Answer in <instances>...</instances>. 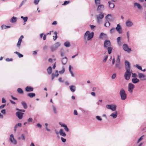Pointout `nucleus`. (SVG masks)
<instances>
[{"label":"nucleus","instance_id":"nucleus-63","mask_svg":"<svg viewBox=\"0 0 146 146\" xmlns=\"http://www.w3.org/2000/svg\"><path fill=\"white\" fill-rule=\"evenodd\" d=\"M36 126L38 127H39L40 128H41L42 127L40 123L37 124Z\"/></svg>","mask_w":146,"mask_h":146},{"label":"nucleus","instance_id":"nucleus-48","mask_svg":"<svg viewBox=\"0 0 146 146\" xmlns=\"http://www.w3.org/2000/svg\"><path fill=\"white\" fill-rule=\"evenodd\" d=\"M108 58V55L105 56L104 58V59L103 60V62H106Z\"/></svg>","mask_w":146,"mask_h":146},{"label":"nucleus","instance_id":"nucleus-62","mask_svg":"<svg viewBox=\"0 0 146 146\" xmlns=\"http://www.w3.org/2000/svg\"><path fill=\"white\" fill-rule=\"evenodd\" d=\"M33 119L32 118L30 117L28 119V121L29 122H31L33 121Z\"/></svg>","mask_w":146,"mask_h":146},{"label":"nucleus","instance_id":"nucleus-61","mask_svg":"<svg viewBox=\"0 0 146 146\" xmlns=\"http://www.w3.org/2000/svg\"><path fill=\"white\" fill-rule=\"evenodd\" d=\"M13 59L12 58H7L6 59V61L7 62H9L12 61Z\"/></svg>","mask_w":146,"mask_h":146},{"label":"nucleus","instance_id":"nucleus-60","mask_svg":"<svg viewBox=\"0 0 146 146\" xmlns=\"http://www.w3.org/2000/svg\"><path fill=\"white\" fill-rule=\"evenodd\" d=\"M21 139L23 140H25V137L24 135L23 134H22L21 135Z\"/></svg>","mask_w":146,"mask_h":146},{"label":"nucleus","instance_id":"nucleus-54","mask_svg":"<svg viewBox=\"0 0 146 146\" xmlns=\"http://www.w3.org/2000/svg\"><path fill=\"white\" fill-rule=\"evenodd\" d=\"M132 77L133 78H137V75L136 73H132Z\"/></svg>","mask_w":146,"mask_h":146},{"label":"nucleus","instance_id":"nucleus-51","mask_svg":"<svg viewBox=\"0 0 146 146\" xmlns=\"http://www.w3.org/2000/svg\"><path fill=\"white\" fill-rule=\"evenodd\" d=\"M65 71V68L64 67H62V70L59 71V73L60 74H63Z\"/></svg>","mask_w":146,"mask_h":146},{"label":"nucleus","instance_id":"nucleus-56","mask_svg":"<svg viewBox=\"0 0 146 146\" xmlns=\"http://www.w3.org/2000/svg\"><path fill=\"white\" fill-rule=\"evenodd\" d=\"M1 28L2 30L5 29H6V25H3L1 26Z\"/></svg>","mask_w":146,"mask_h":146},{"label":"nucleus","instance_id":"nucleus-21","mask_svg":"<svg viewBox=\"0 0 146 146\" xmlns=\"http://www.w3.org/2000/svg\"><path fill=\"white\" fill-rule=\"evenodd\" d=\"M59 75V74L58 73V70H56L55 72V74L54 73H53L52 74L51 76V80H53L54 78L55 77H57Z\"/></svg>","mask_w":146,"mask_h":146},{"label":"nucleus","instance_id":"nucleus-12","mask_svg":"<svg viewBox=\"0 0 146 146\" xmlns=\"http://www.w3.org/2000/svg\"><path fill=\"white\" fill-rule=\"evenodd\" d=\"M139 78L142 81L146 80V76L142 73L139 72L138 73Z\"/></svg>","mask_w":146,"mask_h":146},{"label":"nucleus","instance_id":"nucleus-42","mask_svg":"<svg viewBox=\"0 0 146 146\" xmlns=\"http://www.w3.org/2000/svg\"><path fill=\"white\" fill-rule=\"evenodd\" d=\"M14 53L17 54L19 57L20 58L23 57V54L20 53L16 51L14 52Z\"/></svg>","mask_w":146,"mask_h":146},{"label":"nucleus","instance_id":"nucleus-59","mask_svg":"<svg viewBox=\"0 0 146 146\" xmlns=\"http://www.w3.org/2000/svg\"><path fill=\"white\" fill-rule=\"evenodd\" d=\"M6 102V100L4 98H2V103H5Z\"/></svg>","mask_w":146,"mask_h":146},{"label":"nucleus","instance_id":"nucleus-25","mask_svg":"<svg viewBox=\"0 0 146 146\" xmlns=\"http://www.w3.org/2000/svg\"><path fill=\"white\" fill-rule=\"evenodd\" d=\"M22 126V124L21 123H18V124L15 125L14 128V131L15 132H16L17 129L18 127H21Z\"/></svg>","mask_w":146,"mask_h":146},{"label":"nucleus","instance_id":"nucleus-1","mask_svg":"<svg viewBox=\"0 0 146 146\" xmlns=\"http://www.w3.org/2000/svg\"><path fill=\"white\" fill-rule=\"evenodd\" d=\"M94 35V33L93 32L90 33L89 31H87L85 33L84 38L85 40H90L93 37Z\"/></svg>","mask_w":146,"mask_h":146},{"label":"nucleus","instance_id":"nucleus-18","mask_svg":"<svg viewBox=\"0 0 146 146\" xmlns=\"http://www.w3.org/2000/svg\"><path fill=\"white\" fill-rule=\"evenodd\" d=\"M99 38L100 39H104L107 38V35L103 33H102L100 35Z\"/></svg>","mask_w":146,"mask_h":146},{"label":"nucleus","instance_id":"nucleus-15","mask_svg":"<svg viewBox=\"0 0 146 146\" xmlns=\"http://www.w3.org/2000/svg\"><path fill=\"white\" fill-rule=\"evenodd\" d=\"M24 113L20 111H17L16 113V116L19 119L22 118Z\"/></svg>","mask_w":146,"mask_h":146},{"label":"nucleus","instance_id":"nucleus-49","mask_svg":"<svg viewBox=\"0 0 146 146\" xmlns=\"http://www.w3.org/2000/svg\"><path fill=\"white\" fill-rule=\"evenodd\" d=\"M120 56L119 55H117V58L116 61V62H120Z\"/></svg>","mask_w":146,"mask_h":146},{"label":"nucleus","instance_id":"nucleus-7","mask_svg":"<svg viewBox=\"0 0 146 146\" xmlns=\"http://www.w3.org/2000/svg\"><path fill=\"white\" fill-rule=\"evenodd\" d=\"M9 140L11 143L13 145H15L17 143V140L14 138L13 134H11L10 135L9 138Z\"/></svg>","mask_w":146,"mask_h":146},{"label":"nucleus","instance_id":"nucleus-33","mask_svg":"<svg viewBox=\"0 0 146 146\" xmlns=\"http://www.w3.org/2000/svg\"><path fill=\"white\" fill-rule=\"evenodd\" d=\"M27 96L30 98H32L35 96V94L34 93H29L27 94Z\"/></svg>","mask_w":146,"mask_h":146},{"label":"nucleus","instance_id":"nucleus-45","mask_svg":"<svg viewBox=\"0 0 146 146\" xmlns=\"http://www.w3.org/2000/svg\"><path fill=\"white\" fill-rule=\"evenodd\" d=\"M95 4L96 5H98L100 3V0H95Z\"/></svg>","mask_w":146,"mask_h":146},{"label":"nucleus","instance_id":"nucleus-58","mask_svg":"<svg viewBox=\"0 0 146 146\" xmlns=\"http://www.w3.org/2000/svg\"><path fill=\"white\" fill-rule=\"evenodd\" d=\"M116 77V74H113L111 77L112 79H115Z\"/></svg>","mask_w":146,"mask_h":146},{"label":"nucleus","instance_id":"nucleus-31","mask_svg":"<svg viewBox=\"0 0 146 146\" xmlns=\"http://www.w3.org/2000/svg\"><path fill=\"white\" fill-rule=\"evenodd\" d=\"M59 133L60 135L61 136L63 137H65L66 135V133L64 132H63V130L62 129H60Z\"/></svg>","mask_w":146,"mask_h":146},{"label":"nucleus","instance_id":"nucleus-20","mask_svg":"<svg viewBox=\"0 0 146 146\" xmlns=\"http://www.w3.org/2000/svg\"><path fill=\"white\" fill-rule=\"evenodd\" d=\"M59 124L62 127H63L64 128L65 130L67 132L69 131V129L68 128L67 126L64 123H62L61 122L59 123Z\"/></svg>","mask_w":146,"mask_h":146},{"label":"nucleus","instance_id":"nucleus-55","mask_svg":"<svg viewBox=\"0 0 146 146\" xmlns=\"http://www.w3.org/2000/svg\"><path fill=\"white\" fill-rule=\"evenodd\" d=\"M70 3V1H66L64 2V3H63L62 5H65L68 4Z\"/></svg>","mask_w":146,"mask_h":146},{"label":"nucleus","instance_id":"nucleus-41","mask_svg":"<svg viewBox=\"0 0 146 146\" xmlns=\"http://www.w3.org/2000/svg\"><path fill=\"white\" fill-rule=\"evenodd\" d=\"M21 18L23 19L24 21V22H26L28 20V17H24L23 16H22L21 17Z\"/></svg>","mask_w":146,"mask_h":146},{"label":"nucleus","instance_id":"nucleus-17","mask_svg":"<svg viewBox=\"0 0 146 146\" xmlns=\"http://www.w3.org/2000/svg\"><path fill=\"white\" fill-rule=\"evenodd\" d=\"M116 29L119 34H121L122 33L121 28L119 24H117Z\"/></svg>","mask_w":146,"mask_h":146},{"label":"nucleus","instance_id":"nucleus-3","mask_svg":"<svg viewBox=\"0 0 146 146\" xmlns=\"http://www.w3.org/2000/svg\"><path fill=\"white\" fill-rule=\"evenodd\" d=\"M104 17V13L102 12H101L100 13L96 16V20L97 23L100 24L101 22V19H102Z\"/></svg>","mask_w":146,"mask_h":146},{"label":"nucleus","instance_id":"nucleus-46","mask_svg":"<svg viewBox=\"0 0 146 146\" xmlns=\"http://www.w3.org/2000/svg\"><path fill=\"white\" fill-rule=\"evenodd\" d=\"M120 40H121V37H119L117 38V41L118 44L120 45Z\"/></svg>","mask_w":146,"mask_h":146},{"label":"nucleus","instance_id":"nucleus-44","mask_svg":"<svg viewBox=\"0 0 146 146\" xmlns=\"http://www.w3.org/2000/svg\"><path fill=\"white\" fill-rule=\"evenodd\" d=\"M64 45L66 47H69L70 46V43L68 42H66L64 44Z\"/></svg>","mask_w":146,"mask_h":146},{"label":"nucleus","instance_id":"nucleus-53","mask_svg":"<svg viewBox=\"0 0 146 146\" xmlns=\"http://www.w3.org/2000/svg\"><path fill=\"white\" fill-rule=\"evenodd\" d=\"M96 118L99 121H101L102 120V119L101 117L99 116H96Z\"/></svg>","mask_w":146,"mask_h":146},{"label":"nucleus","instance_id":"nucleus-8","mask_svg":"<svg viewBox=\"0 0 146 146\" xmlns=\"http://www.w3.org/2000/svg\"><path fill=\"white\" fill-rule=\"evenodd\" d=\"M131 72L132 71H126V72L125 73L124 75L125 79L126 80H128L130 79Z\"/></svg>","mask_w":146,"mask_h":146},{"label":"nucleus","instance_id":"nucleus-2","mask_svg":"<svg viewBox=\"0 0 146 146\" xmlns=\"http://www.w3.org/2000/svg\"><path fill=\"white\" fill-rule=\"evenodd\" d=\"M119 94L122 100H124L126 99L127 94L124 89L121 88L120 90Z\"/></svg>","mask_w":146,"mask_h":146},{"label":"nucleus","instance_id":"nucleus-37","mask_svg":"<svg viewBox=\"0 0 146 146\" xmlns=\"http://www.w3.org/2000/svg\"><path fill=\"white\" fill-rule=\"evenodd\" d=\"M21 104L24 109H26L27 108V106L25 102H21Z\"/></svg>","mask_w":146,"mask_h":146},{"label":"nucleus","instance_id":"nucleus-5","mask_svg":"<svg viewBox=\"0 0 146 146\" xmlns=\"http://www.w3.org/2000/svg\"><path fill=\"white\" fill-rule=\"evenodd\" d=\"M111 15L108 14V15L106 17V21L104 24V26L105 27H108L110 25V23H109V20H108V19H110L111 18Z\"/></svg>","mask_w":146,"mask_h":146},{"label":"nucleus","instance_id":"nucleus-29","mask_svg":"<svg viewBox=\"0 0 146 146\" xmlns=\"http://www.w3.org/2000/svg\"><path fill=\"white\" fill-rule=\"evenodd\" d=\"M139 81V80L137 78H132V82L134 84H136Z\"/></svg>","mask_w":146,"mask_h":146},{"label":"nucleus","instance_id":"nucleus-10","mask_svg":"<svg viewBox=\"0 0 146 146\" xmlns=\"http://www.w3.org/2000/svg\"><path fill=\"white\" fill-rule=\"evenodd\" d=\"M60 45L59 42H56L51 47V51L52 52L56 50Z\"/></svg>","mask_w":146,"mask_h":146},{"label":"nucleus","instance_id":"nucleus-36","mask_svg":"<svg viewBox=\"0 0 146 146\" xmlns=\"http://www.w3.org/2000/svg\"><path fill=\"white\" fill-rule=\"evenodd\" d=\"M47 71L48 74H50L52 72V67L51 66H49L47 69Z\"/></svg>","mask_w":146,"mask_h":146},{"label":"nucleus","instance_id":"nucleus-6","mask_svg":"<svg viewBox=\"0 0 146 146\" xmlns=\"http://www.w3.org/2000/svg\"><path fill=\"white\" fill-rule=\"evenodd\" d=\"M128 91L130 93L132 94L135 88V86L132 83H129L128 86Z\"/></svg>","mask_w":146,"mask_h":146},{"label":"nucleus","instance_id":"nucleus-35","mask_svg":"<svg viewBox=\"0 0 146 146\" xmlns=\"http://www.w3.org/2000/svg\"><path fill=\"white\" fill-rule=\"evenodd\" d=\"M115 67L116 68H118L119 69H120L121 68L120 62H116L115 64Z\"/></svg>","mask_w":146,"mask_h":146},{"label":"nucleus","instance_id":"nucleus-47","mask_svg":"<svg viewBox=\"0 0 146 146\" xmlns=\"http://www.w3.org/2000/svg\"><path fill=\"white\" fill-rule=\"evenodd\" d=\"M54 34L55 35V37L54 36H53V39L54 40H55L57 38V33L55 31L54 32Z\"/></svg>","mask_w":146,"mask_h":146},{"label":"nucleus","instance_id":"nucleus-32","mask_svg":"<svg viewBox=\"0 0 146 146\" xmlns=\"http://www.w3.org/2000/svg\"><path fill=\"white\" fill-rule=\"evenodd\" d=\"M108 3L109 5V7L110 8H114L115 5L111 1H109Z\"/></svg>","mask_w":146,"mask_h":146},{"label":"nucleus","instance_id":"nucleus-9","mask_svg":"<svg viewBox=\"0 0 146 146\" xmlns=\"http://www.w3.org/2000/svg\"><path fill=\"white\" fill-rule=\"evenodd\" d=\"M106 107L107 109L113 111H115L116 109V106L113 104L107 105Z\"/></svg>","mask_w":146,"mask_h":146},{"label":"nucleus","instance_id":"nucleus-50","mask_svg":"<svg viewBox=\"0 0 146 146\" xmlns=\"http://www.w3.org/2000/svg\"><path fill=\"white\" fill-rule=\"evenodd\" d=\"M136 67L139 70H142V67L141 66H139V65L137 64H136L135 65Z\"/></svg>","mask_w":146,"mask_h":146},{"label":"nucleus","instance_id":"nucleus-24","mask_svg":"<svg viewBox=\"0 0 146 146\" xmlns=\"http://www.w3.org/2000/svg\"><path fill=\"white\" fill-rule=\"evenodd\" d=\"M134 7H137L138 9H142V6L139 3H134Z\"/></svg>","mask_w":146,"mask_h":146},{"label":"nucleus","instance_id":"nucleus-30","mask_svg":"<svg viewBox=\"0 0 146 146\" xmlns=\"http://www.w3.org/2000/svg\"><path fill=\"white\" fill-rule=\"evenodd\" d=\"M72 69V68L71 67V65H70L69 67V70L70 72V73L71 76L74 77V74L72 70L71 69Z\"/></svg>","mask_w":146,"mask_h":146},{"label":"nucleus","instance_id":"nucleus-26","mask_svg":"<svg viewBox=\"0 0 146 146\" xmlns=\"http://www.w3.org/2000/svg\"><path fill=\"white\" fill-rule=\"evenodd\" d=\"M67 58L66 57L62 58L61 60L62 63L63 65H65L67 62Z\"/></svg>","mask_w":146,"mask_h":146},{"label":"nucleus","instance_id":"nucleus-52","mask_svg":"<svg viewBox=\"0 0 146 146\" xmlns=\"http://www.w3.org/2000/svg\"><path fill=\"white\" fill-rule=\"evenodd\" d=\"M115 31V29L114 28H112L110 30V33L111 34H112Z\"/></svg>","mask_w":146,"mask_h":146},{"label":"nucleus","instance_id":"nucleus-16","mask_svg":"<svg viewBox=\"0 0 146 146\" xmlns=\"http://www.w3.org/2000/svg\"><path fill=\"white\" fill-rule=\"evenodd\" d=\"M104 6L102 4L99 5H98L97 10L99 11H102L104 10Z\"/></svg>","mask_w":146,"mask_h":146},{"label":"nucleus","instance_id":"nucleus-40","mask_svg":"<svg viewBox=\"0 0 146 146\" xmlns=\"http://www.w3.org/2000/svg\"><path fill=\"white\" fill-rule=\"evenodd\" d=\"M52 108L54 113L56 114L57 113V111L56 107L54 105H53Z\"/></svg>","mask_w":146,"mask_h":146},{"label":"nucleus","instance_id":"nucleus-27","mask_svg":"<svg viewBox=\"0 0 146 146\" xmlns=\"http://www.w3.org/2000/svg\"><path fill=\"white\" fill-rule=\"evenodd\" d=\"M17 17H13L11 19L10 21L12 23H15L17 21Z\"/></svg>","mask_w":146,"mask_h":146},{"label":"nucleus","instance_id":"nucleus-64","mask_svg":"<svg viewBox=\"0 0 146 146\" xmlns=\"http://www.w3.org/2000/svg\"><path fill=\"white\" fill-rule=\"evenodd\" d=\"M90 27L91 29H93L96 27L95 26L92 25H90Z\"/></svg>","mask_w":146,"mask_h":146},{"label":"nucleus","instance_id":"nucleus-43","mask_svg":"<svg viewBox=\"0 0 146 146\" xmlns=\"http://www.w3.org/2000/svg\"><path fill=\"white\" fill-rule=\"evenodd\" d=\"M144 137V135H142L141 137L139 138L138 139L137 141V143H138L139 142H140L141 140H142Z\"/></svg>","mask_w":146,"mask_h":146},{"label":"nucleus","instance_id":"nucleus-57","mask_svg":"<svg viewBox=\"0 0 146 146\" xmlns=\"http://www.w3.org/2000/svg\"><path fill=\"white\" fill-rule=\"evenodd\" d=\"M61 139L62 141L64 143V142H65L66 141V139H65V138H63V137H61Z\"/></svg>","mask_w":146,"mask_h":146},{"label":"nucleus","instance_id":"nucleus-22","mask_svg":"<svg viewBox=\"0 0 146 146\" xmlns=\"http://www.w3.org/2000/svg\"><path fill=\"white\" fill-rule=\"evenodd\" d=\"M127 27H130L132 26L133 25V23L130 21H127L125 23Z\"/></svg>","mask_w":146,"mask_h":146},{"label":"nucleus","instance_id":"nucleus-23","mask_svg":"<svg viewBox=\"0 0 146 146\" xmlns=\"http://www.w3.org/2000/svg\"><path fill=\"white\" fill-rule=\"evenodd\" d=\"M117 112H115L111 113L110 115V116L112 117L113 119H115L117 117Z\"/></svg>","mask_w":146,"mask_h":146},{"label":"nucleus","instance_id":"nucleus-19","mask_svg":"<svg viewBox=\"0 0 146 146\" xmlns=\"http://www.w3.org/2000/svg\"><path fill=\"white\" fill-rule=\"evenodd\" d=\"M33 88L31 86H27L25 88V90L27 92H31L33 91Z\"/></svg>","mask_w":146,"mask_h":146},{"label":"nucleus","instance_id":"nucleus-38","mask_svg":"<svg viewBox=\"0 0 146 146\" xmlns=\"http://www.w3.org/2000/svg\"><path fill=\"white\" fill-rule=\"evenodd\" d=\"M60 55L61 57H63L64 55L65 52L63 48H62L60 50Z\"/></svg>","mask_w":146,"mask_h":146},{"label":"nucleus","instance_id":"nucleus-39","mask_svg":"<svg viewBox=\"0 0 146 146\" xmlns=\"http://www.w3.org/2000/svg\"><path fill=\"white\" fill-rule=\"evenodd\" d=\"M17 92L18 93L20 94H23V91L22 89L19 88L17 89Z\"/></svg>","mask_w":146,"mask_h":146},{"label":"nucleus","instance_id":"nucleus-28","mask_svg":"<svg viewBox=\"0 0 146 146\" xmlns=\"http://www.w3.org/2000/svg\"><path fill=\"white\" fill-rule=\"evenodd\" d=\"M70 89L72 92H74L76 90V87L74 85H71L69 86Z\"/></svg>","mask_w":146,"mask_h":146},{"label":"nucleus","instance_id":"nucleus-34","mask_svg":"<svg viewBox=\"0 0 146 146\" xmlns=\"http://www.w3.org/2000/svg\"><path fill=\"white\" fill-rule=\"evenodd\" d=\"M106 48H107V49L108 53L109 54H110L111 53V51L113 49V48L111 46H110L109 47H107Z\"/></svg>","mask_w":146,"mask_h":146},{"label":"nucleus","instance_id":"nucleus-13","mask_svg":"<svg viewBox=\"0 0 146 146\" xmlns=\"http://www.w3.org/2000/svg\"><path fill=\"white\" fill-rule=\"evenodd\" d=\"M23 38V35H21L19 38V40L17 45V47L19 49L20 48L21 43L22 41V40Z\"/></svg>","mask_w":146,"mask_h":146},{"label":"nucleus","instance_id":"nucleus-4","mask_svg":"<svg viewBox=\"0 0 146 146\" xmlns=\"http://www.w3.org/2000/svg\"><path fill=\"white\" fill-rule=\"evenodd\" d=\"M122 48L124 51L128 53H130L131 51V49L129 48L128 45L126 44H123Z\"/></svg>","mask_w":146,"mask_h":146},{"label":"nucleus","instance_id":"nucleus-11","mask_svg":"<svg viewBox=\"0 0 146 146\" xmlns=\"http://www.w3.org/2000/svg\"><path fill=\"white\" fill-rule=\"evenodd\" d=\"M125 69L126 71H132L130 70L131 66L129 62L127 61H125Z\"/></svg>","mask_w":146,"mask_h":146},{"label":"nucleus","instance_id":"nucleus-14","mask_svg":"<svg viewBox=\"0 0 146 146\" xmlns=\"http://www.w3.org/2000/svg\"><path fill=\"white\" fill-rule=\"evenodd\" d=\"M111 44L110 42V40L107 39L105 40L104 44V46L105 48L110 46Z\"/></svg>","mask_w":146,"mask_h":146}]
</instances>
